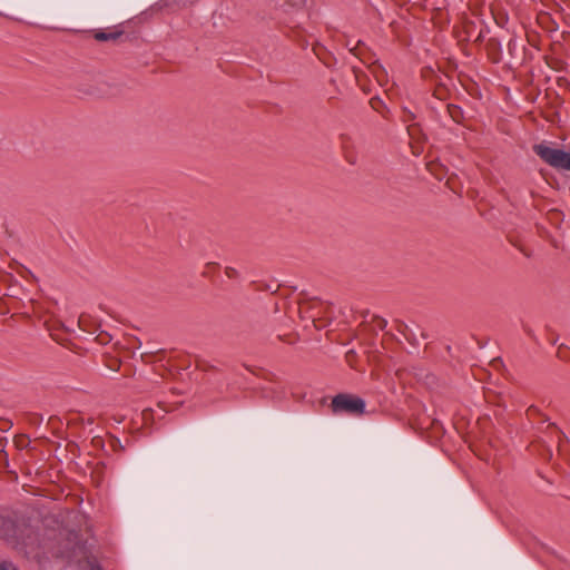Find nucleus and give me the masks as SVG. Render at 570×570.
I'll return each mask as SVG.
<instances>
[{
    "label": "nucleus",
    "mask_w": 570,
    "mask_h": 570,
    "mask_svg": "<svg viewBox=\"0 0 570 570\" xmlns=\"http://www.w3.org/2000/svg\"><path fill=\"white\" fill-rule=\"evenodd\" d=\"M534 153L548 165L560 170L570 171V153L541 142L533 147Z\"/></svg>",
    "instance_id": "1"
},
{
    "label": "nucleus",
    "mask_w": 570,
    "mask_h": 570,
    "mask_svg": "<svg viewBox=\"0 0 570 570\" xmlns=\"http://www.w3.org/2000/svg\"><path fill=\"white\" fill-rule=\"evenodd\" d=\"M364 407V401L352 395L340 394L332 401V409L334 413L358 414L363 413Z\"/></svg>",
    "instance_id": "2"
},
{
    "label": "nucleus",
    "mask_w": 570,
    "mask_h": 570,
    "mask_svg": "<svg viewBox=\"0 0 570 570\" xmlns=\"http://www.w3.org/2000/svg\"><path fill=\"white\" fill-rule=\"evenodd\" d=\"M0 570H17V568L10 562L0 563Z\"/></svg>",
    "instance_id": "3"
},
{
    "label": "nucleus",
    "mask_w": 570,
    "mask_h": 570,
    "mask_svg": "<svg viewBox=\"0 0 570 570\" xmlns=\"http://www.w3.org/2000/svg\"><path fill=\"white\" fill-rule=\"evenodd\" d=\"M96 38H97V39H99V40H107V39H108V36H107V35H105V33H98V35L96 36Z\"/></svg>",
    "instance_id": "4"
},
{
    "label": "nucleus",
    "mask_w": 570,
    "mask_h": 570,
    "mask_svg": "<svg viewBox=\"0 0 570 570\" xmlns=\"http://www.w3.org/2000/svg\"><path fill=\"white\" fill-rule=\"evenodd\" d=\"M91 570H100V568H98V567H94Z\"/></svg>",
    "instance_id": "5"
}]
</instances>
